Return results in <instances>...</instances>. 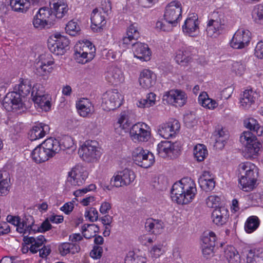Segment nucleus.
Returning a JSON list of instances; mask_svg holds the SVG:
<instances>
[{
  "label": "nucleus",
  "mask_w": 263,
  "mask_h": 263,
  "mask_svg": "<svg viewBox=\"0 0 263 263\" xmlns=\"http://www.w3.org/2000/svg\"><path fill=\"white\" fill-rule=\"evenodd\" d=\"M133 50L135 57L144 61L150 59L151 51L147 44L136 42L133 45Z\"/></svg>",
  "instance_id": "24"
},
{
  "label": "nucleus",
  "mask_w": 263,
  "mask_h": 263,
  "mask_svg": "<svg viewBox=\"0 0 263 263\" xmlns=\"http://www.w3.org/2000/svg\"><path fill=\"white\" fill-rule=\"evenodd\" d=\"M172 200L180 204L191 202L197 194L195 182L189 177L175 182L171 190Z\"/></svg>",
  "instance_id": "1"
},
{
  "label": "nucleus",
  "mask_w": 263,
  "mask_h": 263,
  "mask_svg": "<svg viewBox=\"0 0 263 263\" xmlns=\"http://www.w3.org/2000/svg\"><path fill=\"white\" fill-rule=\"evenodd\" d=\"M106 80L112 85H117L122 83L124 77L121 69L115 66H110L105 74Z\"/></svg>",
  "instance_id": "23"
},
{
  "label": "nucleus",
  "mask_w": 263,
  "mask_h": 263,
  "mask_svg": "<svg viewBox=\"0 0 263 263\" xmlns=\"http://www.w3.org/2000/svg\"><path fill=\"white\" fill-rule=\"evenodd\" d=\"M175 26L168 24L166 20L165 22L159 21L156 23V28L164 31H169L172 29L173 26Z\"/></svg>",
  "instance_id": "62"
},
{
  "label": "nucleus",
  "mask_w": 263,
  "mask_h": 263,
  "mask_svg": "<svg viewBox=\"0 0 263 263\" xmlns=\"http://www.w3.org/2000/svg\"><path fill=\"white\" fill-rule=\"evenodd\" d=\"M190 59L186 51L179 50L176 53L175 60L178 64H183L189 62Z\"/></svg>",
  "instance_id": "54"
},
{
  "label": "nucleus",
  "mask_w": 263,
  "mask_h": 263,
  "mask_svg": "<svg viewBox=\"0 0 263 263\" xmlns=\"http://www.w3.org/2000/svg\"><path fill=\"white\" fill-rule=\"evenodd\" d=\"M10 6L13 11L24 13L29 9L30 2L28 0H10Z\"/></svg>",
  "instance_id": "34"
},
{
  "label": "nucleus",
  "mask_w": 263,
  "mask_h": 263,
  "mask_svg": "<svg viewBox=\"0 0 263 263\" xmlns=\"http://www.w3.org/2000/svg\"><path fill=\"white\" fill-rule=\"evenodd\" d=\"M202 245L214 247L215 246L216 235L213 232H210L208 234H204L202 238Z\"/></svg>",
  "instance_id": "50"
},
{
  "label": "nucleus",
  "mask_w": 263,
  "mask_h": 263,
  "mask_svg": "<svg viewBox=\"0 0 263 263\" xmlns=\"http://www.w3.org/2000/svg\"><path fill=\"white\" fill-rule=\"evenodd\" d=\"M132 156L135 163L143 168H148L155 162L154 155L141 147L136 148L133 152Z\"/></svg>",
  "instance_id": "10"
},
{
  "label": "nucleus",
  "mask_w": 263,
  "mask_h": 263,
  "mask_svg": "<svg viewBox=\"0 0 263 263\" xmlns=\"http://www.w3.org/2000/svg\"><path fill=\"white\" fill-rule=\"evenodd\" d=\"M180 125L179 121L175 119H171L167 123L160 125L158 129V134L165 139H168L174 136L180 129Z\"/></svg>",
  "instance_id": "20"
},
{
  "label": "nucleus",
  "mask_w": 263,
  "mask_h": 263,
  "mask_svg": "<svg viewBox=\"0 0 263 263\" xmlns=\"http://www.w3.org/2000/svg\"><path fill=\"white\" fill-rule=\"evenodd\" d=\"M240 142L246 145L243 156L247 159L254 160L258 158L261 146L253 134L249 131L243 132L240 137Z\"/></svg>",
  "instance_id": "5"
},
{
  "label": "nucleus",
  "mask_w": 263,
  "mask_h": 263,
  "mask_svg": "<svg viewBox=\"0 0 263 263\" xmlns=\"http://www.w3.org/2000/svg\"><path fill=\"white\" fill-rule=\"evenodd\" d=\"M258 253V249H251L247 254L246 263H257L256 258Z\"/></svg>",
  "instance_id": "61"
},
{
  "label": "nucleus",
  "mask_w": 263,
  "mask_h": 263,
  "mask_svg": "<svg viewBox=\"0 0 263 263\" xmlns=\"http://www.w3.org/2000/svg\"><path fill=\"white\" fill-rule=\"evenodd\" d=\"M84 216L86 218H88L90 221L94 222L98 219V212L95 208H91L85 211Z\"/></svg>",
  "instance_id": "59"
},
{
  "label": "nucleus",
  "mask_w": 263,
  "mask_h": 263,
  "mask_svg": "<svg viewBox=\"0 0 263 263\" xmlns=\"http://www.w3.org/2000/svg\"><path fill=\"white\" fill-rule=\"evenodd\" d=\"M3 107L8 111L17 110L23 108L24 103L20 94L14 91L8 92L3 101Z\"/></svg>",
  "instance_id": "18"
},
{
  "label": "nucleus",
  "mask_w": 263,
  "mask_h": 263,
  "mask_svg": "<svg viewBox=\"0 0 263 263\" xmlns=\"http://www.w3.org/2000/svg\"><path fill=\"white\" fill-rule=\"evenodd\" d=\"M68 147L64 146L63 148L58 139L51 137L45 140L33 150L31 157L36 163H43L54 157L62 149Z\"/></svg>",
  "instance_id": "2"
},
{
  "label": "nucleus",
  "mask_w": 263,
  "mask_h": 263,
  "mask_svg": "<svg viewBox=\"0 0 263 263\" xmlns=\"http://www.w3.org/2000/svg\"><path fill=\"white\" fill-rule=\"evenodd\" d=\"M163 222L158 219L148 218L145 223L146 230L155 234L160 233L163 229Z\"/></svg>",
  "instance_id": "33"
},
{
  "label": "nucleus",
  "mask_w": 263,
  "mask_h": 263,
  "mask_svg": "<svg viewBox=\"0 0 263 263\" xmlns=\"http://www.w3.org/2000/svg\"><path fill=\"white\" fill-rule=\"evenodd\" d=\"M10 184L9 173L6 171L0 172V195H7L9 192Z\"/></svg>",
  "instance_id": "35"
},
{
  "label": "nucleus",
  "mask_w": 263,
  "mask_h": 263,
  "mask_svg": "<svg viewBox=\"0 0 263 263\" xmlns=\"http://www.w3.org/2000/svg\"><path fill=\"white\" fill-rule=\"evenodd\" d=\"M229 213L228 210L224 206L215 209L212 213V221L217 226H223L228 220Z\"/></svg>",
  "instance_id": "26"
},
{
  "label": "nucleus",
  "mask_w": 263,
  "mask_h": 263,
  "mask_svg": "<svg viewBox=\"0 0 263 263\" xmlns=\"http://www.w3.org/2000/svg\"><path fill=\"white\" fill-rule=\"evenodd\" d=\"M220 201V198L216 195H212L209 196L206 199V204L209 208L216 207Z\"/></svg>",
  "instance_id": "58"
},
{
  "label": "nucleus",
  "mask_w": 263,
  "mask_h": 263,
  "mask_svg": "<svg viewBox=\"0 0 263 263\" xmlns=\"http://www.w3.org/2000/svg\"><path fill=\"white\" fill-rule=\"evenodd\" d=\"M76 107L81 117H87L93 112V106L87 98H81L77 103Z\"/></svg>",
  "instance_id": "29"
},
{
  "label": "nucleus",
  "mask_w": 263,
  "mask_h": 263,
  "mask_svg": "<svg viewBox=\"0 0 263 263\" xmlns=\"http://www.w3.org/2000/svg\"><path fill=\"white\" fill-rule=\"evenodd\" d=\"M74 59L79 63L84 64L92 60L91 59H88V56L84 52L81 51V49H78L76 47L74 48Z\"/></svg>",
  "instance_id": "52"
},
{
  "label": "nucleus",
  "mask_w": 263,
  "mask_h": 263,
  "mask_svg": "<svg viewBox=\"0 0 263 263\" xmlns=\"http://www.w3.org/2000/svg\"><path fill=\"white\" fill-rule=\"evenodd\" d=\"M134 172L130 169L125 168L117 172L111 179V183L119 187L129 185L135 179Z\"/></svg>",
  "instance_id": "17"
},
{
  "label": "nucleus",
  "mask_w": 263,
  "mask_h": 263,
  "mask_svg": "<svg viewBox=\"0 0 263 263\" xmlns=\"http://www.w3.org/2000/svg\"><path fill=\"white\" fill-rule=\"evenodd\" d=\"M69 44V40L61 34H55L48 42V48L52 53L59 55L65 53Z\"/></svg>",
  "instance_id": "13"
},
{
  "label": "nucleus",
  "mask_w": 263,
  "mask_h": 263,
  "mask_svg": "<svg viewBox=\"0 0 263 263\" xmlns=\"http://www.w3.org/2000/svg\"><path fill=\"white\" fill-rule=\"evenodd\" d=\"M259 219L255 216L249 217L245 224V230L247 233H251L255 231L259 226Z\"/></svg>",
  "instance_id": "42"
},
{
  "label": "nucleus",
  "mask_w": 263,
  "mask_h": 263,
  "mask_svg": "<svg viewBox=\"0 0 263 263\" xmlns=\"http://www.w3.org/2000/svg\"><path fill=\"white\" fill-rule=\"evenodd\" d=\"M186 99L187 96L185 93L178 89H173L166 92L163 97L164 100H166L168 102L179 107L185 104Z\"/></svg>",
  "instance_id": "21"
},
{
  "label": "nucleus",
  "mask_w": 263,
  "mask_h": 263,
  "mask_svg": "<svg viewBox=\"0 0 263 263\" xmlns=\"http://www.w3.org/2000/svg\"><path fill=\"white\" fill-rule=\"evenodd\" d=\"M182 30L184 33L191 36H196L199 32V21L196 16L188 17L182 26Z\"/></svg>",
  "instance_id": "22"
},
{
  "label": "nucleus",
  "mask_w": 263,
  "mask_h": 263,
  "mask_svg": "<svg viewBox=\"0 0 263 263\" xmlns=\"http://www.w3.org/2000/svg\"><path fill=\"white\" fill-rule=\"evenodd\" d=\"M54 61L50 54H42L39 57V60L36 65V74L47 80L53 70L52 65Z\"/></svg>",
  "instance_id": "11"
},
{
  "label": "nucleus",
  "mask_w": 263,
  "mask_h": 263,
  "mask_svg": "<svg viewBox=\"0 0 263 263\" xmlns=\"http://www.w3.org/2000/svg\"><path fill=\"white\" fill-rule=\"evenodd\" d=\"M44 236L40 235L36 238L33 237H24V241L27 245H31L29 250L32 253H36L39 252V255L41 257H46L51 252V249L49 246H44L42 248H40L45 241Z\"/></svg>",
  "instance_id": "9"
},
{
  "label": "nucleus",
  "mask_w": 263,
  "mask_h": 263,
  "mask_svg": "<svg viewBox=\"0 0 263 263\" xmlns=\"http://www.w3.org/2000/svg\"><path fill=\"white\" fill-rule=\"evenodd\" d=\"M97 145L95 141H87L81 146L79 153L83 160L87 162H94L98 160L101 156V152Z\"/></svg>",
  "instance_id": "7"
},
{
  "label": "nucleus",
  "mask_w": 263,
  "mask_h": 263,
  "mask_svg": "<svg viewBox=\"0 0 263 263\" xmlns=\"http://www.w3.org/2000/svg\"><path fill=\"white\" fill-rule=\"evenodd\" d=\"M250 32L248 30L238 29L234 34L230 42L231 46L235 49L245 47L250 42Z\"/></svg>",
  "instance_id": "19"
},
{
  "label": "nucleus",
  "mask_w": 263,
  "mask_h": 263,
  "mask_svg": "<svg viewBox=\"0 0 263 263\" xmlns=\"http://www.w3.org/2000/svg\"><path fill=\"white\" fill-rule=\"evenodd\" d=\"M131 124L129 121L127 114L125 111L122 112L118 119L117 122L115 124L116 129L121 128L125 130L129 129Z\"/></svg>",
  "instance_id": "45"
},
{
  "label": "nucleus",
  "mask_w": 263,
  "mask_h": 263,
  "mask_svg": "<svg viewBox=\"0 0 263 263\" xmlns=\"http://www.w3.org/2000/svg\"><path fill=\"white\" fill-rule=\"evenodd\" d=\"M65 30L67 33L70 35L74 36L80 31V28L76 22L71 20L66 25Z\"/></svg>",
  "instance_id": "51"
},
{
  "label": "nucleus",
  "mask_w": 263,
  "mask_h": 263,
  "mask_svg": "<svg viewBox=\"0 0 263 263\" xmlns=\"http://www.w3.org/2000/svg\"><path fill=\"white\" fill-rule=\"evenodd\" d=\"M179 146L176 142L173 143L167 140L161 141L157 145L158 153L163 158L177 152Z\"/></svg>",
  "instance_id": "27"
},
{
  "label": "nucleus",
  "mask_w": 263,
  "mask_h": 263,
  "mask_svg": "<svg viewBox=\"0 0 263 263\" xmlns=\"http://www.w3.org/2000/svg\"><path fill=\"white\" fill-rule=\"evenodd\" d=\"M32 100L42 109L47 111L51 107V97L45 93L44 88L40 84L36 83L32 87L31 91Z\"/></svg>",
  "instance_id": "8"
},
{
  "label": "nucleus",
  "mask_w": 263,
  "mask_h": 263,
  "mask_svg": "<svg viewBox=\"0 0 263 263\" xmlns=\"http://www.w3.org/2000/svg\"><path fill=\"white\" fill-rule=\"evenodd\" d=\"M111 7L110 2L108 0H103L101 2V7L99 10H101L105 15H108L111 12Z\"/></svg>",
  "instance_id": "63"
},
{
  "label": "nucleus",
  "mask_w": 263,
  "mask_h": 263,
  "mask_svg": "<svg viewBox=\"0 0 263 263\" xmlns=\"http://www.w3.org/2000/svg\"><path fill=\"white\" fill-rule=\"evenodd\" d=\"M88 176V173L83 167L79 165H76L68 173L67 183L70 184L72 186L82 185Z\"/></svg>",
  "instance_id": "15"
},
{
  "label": "nucleus",
  "mask_w": 263,
  "mask_h": 263,
  "mask_svg": "<svg viewBox=\"0 0 263 263\" xmlns=\"http://www.w3.org/2000/svg\"><path fill=\"white\" fill-rule=\"evenodd\" d=\"M146 261L145 257L139 255L132 251L127 253L125 258V263H146Z\"/></svg>",
  "instance_id": "46"
},
{
  "label": "nucleus",
  "mask_w": 263,
  "mask_h": 263,
  "mask_svg": "<svg viewBox=\"0 0 263 263\" xmlns=\"http://www.w3.org/2000/svg\"><path fill=\"white\" fill-rule=\"evenodd\" d=\"M105 14H102L101 10L95 9L91 13V21L92 24L99 28H101L106 24Z\"/></svg>",
  "instance_id": "36"
},
{
  "label": "nucleus",
  "mask_w": 263,
  "mask_h": 263,
  "mask_svg": "<svg viewBox=\"0 0 263 263\" xmlns=\"http://www.w3.org/2000/svg\"><path fill=\"white\" fill-rule=\"evenodd\" d=\"M156 80V76L155 73L148 69L143 70L139 78L140 85L145 89L152 87L155 84Z\"/></svg>",
  "instance_id": "28"
},
{
  "label": "nucleus",
  "mask_w": 263,
  "mask_h": 263,
  "mask_svg": "<svg viewBox=\"0 0 263 263\" xmlns=\"http://www.w3.org/2000/svg\"><path fill=\"white\" fill-rule=\"evenodd\" d=\"M224 256L229 263H239L240 257L235 248L228 246L224 250Z\"/></svg>",
  "instance_id": "39"
},
{
  "label": "nucleus",
  "mask_w": 263,
  "mask_h": 263,
  "mask_svg": "<svg viewBox=\"0 0 263 263\" xmlns=\"http://www.w3.org/2000/svg\"><path fill=\"white\" fill-rule=\"evenodd\" d=\"M164 250L163 246L161 245H155L152 247L150 254L153 258H157L163 254Z\"/></svg>",
  "instance_id": "57"
},
{
  "label": "nucleus",
  "mask_w": 263,
  "mask_h": 263,
  "mask_svg": "<svg viewBox=\"0 0 263 263\" xmlns=\"http://www.w3.org/2000/svg\"><path fill=\"white\" fill-rule=\"evenodd\" d=\"M245 126L260 136L263 134V127L260 126L257 121L253 118H250L244 121Z\"/></svg>",
  "instance_id": "40"
},
{
  "label": "nucleus",
  "mask_w": 263,
  "mask_h": 263,
  "mask_svg": "<svg viewBox=\"0 0 263 263\" xmlns=\"http://www.w3.org/2000/svg\"><path fill=\"white\" fill-rule=\"evenodd\" d=\"M80 250V247L77 244L70 242H63L59 246L60 253L62 256H65L68 253L74 254Z\"/></svg>",
  "instance_id": "38"
},
{
  "label": "nucleus",
  "mask_w": 263,
  "mask_h": 263,
  "mask_svg": "<svg viewBox=\"0 0 263 263\" xmlns=\"http://www.w3.org/2000/svg\"><path fill=\"white\" fill-rule=\"evenodd\" d=\"M32 23L34 27L39 29H42L48 25H50L48 23V21H45L44 19L42 18L37 14L34 16Z\"/></svg>",
  "instance_id": "53"
},
{
  "label": "nucleus",
  "mask_w": 263,
  "mask_h": 263,
  "mask_svg": "<svg viewBox=\"0 0 263 263\" xmlns=\"http://www.w3.org/2000/svg\"><path fill=\"white\" fill-rule=\"evenodd\" d=\"M198 101L202 106L210 109H214L218 105L216 101L209 98L206 92L201 93L198 97Z\"/></svg>",
  "instance_id": "41"
},
{
  "label": "nucleus",
  "mask_w": 263,
  "mask_h": 263,
  "mask_svg": "<svg viewBox=\"0 0 263 263\" xmlns=\"http://www.w3.org/2000/svg\"><path fill=\"white\" fill-rule=\"evenodd\" d=\"M258 97V93L252 89L246 90L243 91L240 99L241 106L244 109H248L252 104L255 103Z\"/></svg>",
  "instance_id": "31"
},
{
  "label": "nucleus",
  "mask_w": 263,
  "mask_h": 263,
  "mask_svg": "<svg viewBox=\"0 0 263 263\" xmlns=\"http://www.w3.org/2000/svg\"><path fill=\"white\" fill-rule=\"evenodd\" d=\"M123 100V97L117 89L106 91L103 98V104L105 105V109L111 110L120 107Z\"/></svg>",
  "instance_id": "16"
},
{
  "label": "nucleus",
  "mask_w": 263,
  "mask_h": 263,
  "mask_svg": "<svg viewBox=\"0 0 263 263\" xmlns=\"http://www.w3.org/2000/svg\"><path fill=\"white\" fill-rule=\"evenodd\" d=\"M148 99H149L148 102L145 98L140 99L137 102V105L140 108L149 107L154 105L156 101V95L153 92L149 93Z\"/></svg>",
  "instance_id": "49"
},
{
  "label": "nucleus",
  "mask_w": 263,
  "mask_h": 263,
  "mask_svg": "<svg viewBox=\"0 0 263 263\" xmlns=\"http://www.w3.org/2000/svg\"><path fill=\"white\" fill-rule=\"evenodd\" d=\"M239 184L245 192L252 190L255 186L258 174V169L250 162L241 163L239 165Z\"/></svg>",
  "instance_id": "3"
},
{
  "label": "nucleus",
  "mask_w": 263,
  "mask_h": 263,
  "mask_svg": "<svg viewBox=\"0 0 263 263\" xmlns=\"http://www.w3.org/2000/svg\"><path fill=\"white\" fill-rule=\"evenodd\" d=\"M130 136L135 142H146L151 137L150 127L145 123H137L130 128Z\"/></svg>",
  "instance_id": "12"
},
{
  "label": "nucleus",
  "mask_w": 263,
  "mask_h": 263,
  "mask_svg": "<svg viewBox=\"0 0 263 263\" xmlns=\"http://www.w3.org/2000/svg\"><path fill=\"white\" fill-rule=\"evenodd\" d=\"M7 221L16 227V230L20 234H29L40 232V226L34 224V220L31 215H25L22 219L18 216L8 215Z\"/></svg>",
  "instance_id": "4"
},
{
  "label": "nucleus",
  "mask_w": 263,
  "mask_h": 263,
  "mask_svg": "<svg viewBox=\"0 0 263 263\" xmlns=\"http://www.w3.org/2000/svg\"><path fill=\"white\" fill-rule=\"evenodd\" d=\"M126 35L130 36L134 41L138 40L140 36L138 26L136 24L130 25L127 29Z\"/></svg>",
  "instance_id": "56"
},
{
  "label": "nucleus",
  "mask_w": 263,
  "mask_h": 263,
  "mask_svg": "<svg viewBox=\"0 0 263 263\" xmlns=\"http://www.w3.org/2000/svg\"><path fill=\"white\" fill-rule=\"evenodd\" d=\"M255 54L259 59H263V41L259 42L255 47Z\"/></svg>",
  "instance_id": "64"
},
{
  "label": "nucleus",
  "mask_w": 263,
  "mask_h": 263,
  "mask_svg": "<svg viewBox=\"0 0 263 263\" xmlns=\"http://www.w3.org/2000/svg\"><path fill=\"white\" fill-rule=\"evenodd\" d=\"M32 87L31 81L28 79H20L19 83L14 87V91L20 94V97L29 95Z\"/></svg>",
  "instance_id": "32"
},
{
  "label": "nucleus",
  "mask_w": 263,
  "mask_h": 263,
  "mask_svg": "<svg viewBox=\"0 0 263 263\" xmlns=\"http://www.w3.org/2000/svg\"><path fill=\"white\" fill-rule=\"evenodd\" d=\"M208 155L206 147L203 144H197L194 148V155L195 158L198 162H201L204 160Z\"/></svg>",
  "instance_id": "44"
},
{
  "label": "nucleus",
  "mask_w": 263,
  "mask_h": 263,
  "mask_svg": "<svg viewBox=\"0 0 263 263\" xmlns=\"http://www.w3.org/2000/svg\"><path fill=\"white\" fill-rule=\"evenodd\" d=\"M246 69L245 65L239 62H234L232 64V70L238 75H241Z\"/></svg>",
  "instance_id": "60"
},
{
  "label": "nucleus",
  "mask_w": 263,
  "mask_h": 263,
  "mask_svg": "<svg viewBox=\"0 0 263 263\" xmlns=\"http://www.w3.org/2000/svg\"><path fill=\"white\" fill-rule=\"evenodd\" d=\"M37 14L45 21H48V23L50 24L52 23V22L54 18L51 8H49L46 7L40 8Z\"/></svg>",
  "instance_id": "48"
},
{
  "label": "nucleus",
  "mask_w": 263,
  "mask_h": 263,
  "mask_svg": "<svg viewBox=\"0 0 263 263\" xmlns=\"http://www.w3.org/2000/svg\"><path fill=\"white\" fill-rule=\"evenodd\" d=\"M253 21L258 24H263V5H256L252 11Z\"/></svg>",
  "instance_id": "47"
},
{
  "label": "nucleus",
  "mask_w": 263,
  "mask_h": 263,
  "mask_svg": "<svg viewBox=\"0 0 263 263\" xmlns=\"http://www.w3.org/2000/svg\"><path fill=\"white\" fill-rule=\"evenodd\" d=\"M50 7L53 10L54 17L62 18L67 13L68 7L65 0H50Z\"/></svg>",
  "instance_id": "25"
},
{
  "label": "nucleus",
  "mask_w": 263,
  "mask_h": 263,
  "mask_svg": "<svg viewBox=\"0 0 263 263\" xmlns=\"http://www.w3.org/2000/svg\"><path fill=\"white\" fill-rule=\"evenodd\" d=\"M82 229L83 235L86 239L96 236V233L99 231L98 226L95 224H84Z\"/></svg>",
  "instance_id": "43"
},
{
  "label": "nucleus",
  "mask_w": 263,
  "mask_h": 263,
  "mask_svg": "<svg viewBox=\"0 0 263 263\" xmlns=\"http://www.w3.org/2000/svg\"><path fill=\"white\" fill-rule=\"evenodd\" d=\"M184 122L187 127L194 126L197 122L195 114L194 112L186 114L184 117Z\"/></svg>",
  "instance_id": "55"
},
{
  "label": "nucleus",
  "mask_w": 263,
  "mask_h": 263,
  "mask_svg": "<svg viewBox=\"0 0 263 263\" xmlns=\"http://www.w3.org/2000/svg\"><path fill=\"white\" fill-rule=\"evenodd\" d=\"M78 49H81V51L84 52L88 56V59L92 60L96 54V48L92 44L86 41L85 42L80 43V45H77L76 46Z\"/></svg>",
  "instance_id": "37"
},
{
  "label": "nucleus",
  "mask_w": 263,
  "mask_h": 263,
  "mask_svg": "<svg viewBox=\"0 0 263 263\" xmlns=\"http://www.w3.org/2000/svg\"><path fill=\"white\" fill-rule=\"evenodd\" d=\"M182 7L180 2L173 1L167 4L164 14V20L169 24L176 25L181 16Z\"/></svg>",
  "instance_id": "14"
},
{
  "label": "nucleus",
  "mask_w": 263,
  "mask_h": 263,
  "mask_svg": "<svg viewBox=\"0 0 263 263\" xmlns=\"http://www.w3.org/2000/svg\"><path fill=\"white\" fill-rule=\"evenodd\" d=\"M50 130L49 126L45 124L40 123L32 127L29 135L31 141L44 137Z\"/></svg>",
  "instance_id": "30"
},
{
  "label": "nucleus",
  "mask_w": 263,
  "mask_h": 263,
  "mask_svg": "<svg viewBox=\"0 0 263 263\" xmlns=\"http://www.w3.org/2000/svg\"><path fill=\"white\" fill-rule=\"evenodd\" d=\"M227 19L224 14L219 12H213L208 22L206 32L208 36L213 37L222 33L227 25Z\"/></svg>",
  "instance_id": "6"
}]
</instances>
